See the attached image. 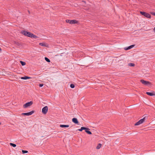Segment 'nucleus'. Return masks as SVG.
I'll return each instance as SVG.
<instances>
[{
	"mask_svg": "<svg viewBox=\"0 0 155 155\" xmlns=\"http://www.w3.org/2000/svg\"><path fill=\"white\" fill-rule=\"evenodd\" d=\"M134 46H135L134 45H131L127 47L124 48V49L125 50H128L129 49H131L132 48L134 47Z\"/></svg>",
	"mask_w": 155,
	"mask_h": 155,
	"instance_id": "1a4fd4ad",
	"label": "nucleus"
},
{
	"mask_svg": "<svg viewBox=\"0 0 155 155\" xmlns=\"http://www.w3.org/2000/svg\"><path fill=\"white\" fill-rule=\"evenodd\" d=\"M45 59L46 60V61L47 62H50V60L47 57H45Z\"/></svg>",
	"mask_w": 155,
	"mask_h": 155,
	"instance_id": "4be33fe9",
	"label": "nucleus"
},
{
	"mask_svg": "<svg viewBox=\"0 0 155 155\" xmlns=\"http://www.w3.org/2000/svg\"><path fill=\"white\" fill-rule=\"evenodd\" d=\"M72 121L75 124H78L79 123V122L78 120L76 118H73L72 119Z\"/></svg>",
	"mask_w": 155,
	"mask_h": 155,
	"instance_id": "9b49d317",
	"label": "nucleus"
},
{
	"mask_svg": "<svg viewBox=\"0 0 155 155\" xmlns=\"http://www.w3.org/2000/svg\"><path fill=\"white\" fill-rule=\"evenodd\" d=\"M48 107L47 106L44 107L42 110V112L43 114H45L48 112Z\"/></svg>",
	"mask_w": 155,
	"mask_h": 155,
	"instance_id": "0eeeda50",
	"label": "nucleus"
},
{
	"mask_svg": "<svg viewBox=\"0 0 155 155\" xmlns=\"http://www.w3.org/2000/svg\"><path fill=\"white\" fill-rule=\"evenodd\" d=\"M38 38V37L37 36H36L35 35H34L33 34H32V35L31 37V38Z\"/></svg>",
	"mask_w": 155,
	"mask_h": 155,
	"instance_id": "aec40b11",
	"label": "nucleus"
},
{
	"mask_svg": "<svg viewBox=\"0 0 155 155\" xmlns=\"http://www.w3.org/2000/svg\"><path fill=\"white\" fill-rule=\"evenodd\" d=\"M101 147V143H99L97 146L96 147V148L97 149H100Z\"/></svg>",
	"mask_w": 155,
	"mask_h": 155,
	"instance_id": "f3484780",
	"label": "nucleus"
},
{
	"mask_svg": "<svg viewBox=\"0 0 155 155\" xmlns=\"http://www.w3.org/2000/svg\"><path fill=\"white\" fill-rule=\"evenodd\" d=\"M20 62L21 64V65L22 66L25 65L26 64V63L25 62H24V61H20Z\"/></svg>",
	"mask_w": 155,
	"mask_h": 155,
	"instance_id": "a211bd4d",
	"label": "nucleus"
},
{
	"mask_svg": "<svg viewBox=\"0 0 155 155\" xmlns=\"http://www.w3.org/2000/svg\"><path fill=\"white\" fill-rule=\"evenodd\" d=\"M146 94L149 96H155V92L153 91L152 92H146Z\"/></svg>",
	"mask_w": 155,
	"mask_h": 155,
	"instance_id": "9d476101",
	"label": "nucleus"
},
{
	"mask_svg": "<svg viewBox=\"0 0 155 155\" xmlns=\"http://www.w3.org/2000/svg\"><path fill=\"white\" fill-rule=\"evenodd\" d=\"M22 152L24 154L27 153L28 152V151L27 150H22Z\"/></svg>",
	"mask_w": 155,
	"mask_h": 155,
	"instance_id": "5701e85b",
	"label": "nucleus"
},
{
	"mask_svg": "<svg viewBox=\"0 0 155 155\" xmlns=\"http://www.w3.org/2000/svg\"><path fill=\"white\" fill-rule=\"evenodd\" d=\"M154 30L155 31V27L154 28Z\"/></svg>",
	"mask_w": 155,
	"mask_h": 155,
	"instance_id": "cd10ccee",
	"label": "nucleus"
},
{
	"mask_svg": "<svg viewBox=\"0 0 155 155\" xmlns=\"http://www.w3.org/2000/svg\"><path fill=\"white\" fill-rule=\"evenodd\" d=\"M33 104V102L32 101H31L29 102H28L25 104L23 106V107L24 108H26L28 107L31 106Z\"/></svg>",
	"mask_w": 155,
	"mask_h": 155,
	"instance_id": "423d86ee",
	"label": "nucleus"
},
{
	"mask_svg": "<svg viewBox=\"0 0 155 155\" xmlns=\"http://www.w3.org/2000/svg\"><path fill=\"white\" fill-rule=\"evenodd\" d=\"M14 43L18 46H20L21 45V44L19 42L17 41H14Z\"/></svg>",
	"mask_w": 155,
	"mask_h": 155,
	"instance_id": "2eb2a0df",
	"label": "nucleus"
},
{
	"mask_svg": "<svg viewBox=\"0 0 155 155\" xmlns=\"http://www.w3.org/2000/svg\"><path fill=\"white\" fill-rule=\"evenodd\" d=\"M39 45L41 46H46V45L44 43H40L39 44Z\"/></svg>",
	"mask_w": 155,
	"mask_h": 155,
	"instance_id": "412c9836",
	"label": "nucleus"
},
{
	"mask_svg": "<svg viewBox=\"0 0 155 155\" xmlns=\"http://www.w3.org/2000/svg\"><path fill=\"white\" fill-rule=\"evenodd\" d=\"M70 87L72 88H73L75 86L73 84H70Z\"/></svg>",
	"mask_w": 155,
	"mask_h": 155,
	"instance_id": "393cba45",
	"label": "nucleus"
},
{
	"mask_svg": "<svg viewBox=\"0 0 155 155\" xmlns=\"http://www.w3.org/2000/svg\"><path fill=\"white\" fill-rule=\"evenodd\" d=\"M43 86V84H40L39 85V86L40 87H41Z\"/></svg>",
	"mask_w": 155,
	"mask_h": 155,
	"instance_id": "a878e982",
	"label": "nucleus"
},
{
	"mask_svg": "<svg viewBox=\"0 0 155 155\" xmlns=\"http://www.w3.org/2000/svg\"><path fill=\"white\" fill-rule=\"evenodd\" d=\"M21 33L23 35L25 36H28V37H30V38L32 36L33 34H32V33H31L30 32H28V31H22L21 32Z\"/></svg>",
	"mask_w": 155,
	"mask_h": 155,
	"instance_id": "f257e3e1",
	"label": "nucleus"
},
{
	"mask_svg": "<svg viewBox=\"0 0 155 155\" xmlns=\"http://www.w3.org/2000/svg\"><path fill=\"white\" fill-rule=\"evenodd\" d=\"M60 127H69V125H60Z\"/></svg>",
	"mask_w": 155,
	"mask_h": 155,
	"instance_id": "4468645a",
	"label": "nucleus"
},
{
	"mask_svg": "<svg viewBox=\"0 0 155 155\" xmlns=\"http://www.w3.org/2000/svg\"><path fill=\"white\" fill-rule=\"evenodd\" d=\"M151 14L155 16V12H152L151 13Z\"/></svg>",
	"mask_w": 155,
	"mask_h": 155,
	"instance_id": "bb28decb",
	"label": "nucleus"
},
{
	"mask_svg": "<svg viewBox=\"0 0 155 155\" xmlns=\"http://www.w3.org/2000/svg\"><path fill=\"white\" fill-rule=\"evenodd\" d=\"M129 66L134 67L135 65V64L134 63H130L129 64Z\"/></svg>",
	"mask_w": 155,
	"mask_h": 155,
	"instance_id": "b1692460",
	"label": "nucleus"
},
{
	"mask_svg": "<svg viewBox=\"0 0 155 155\" xmlns=\"http://www.w3.org/2000/svg\"><path fill=\"white\" fill-rule=\"evenodd\" d=\"M140 13L141 14L143 15H144V16L146 17L147 18H151V16L148 13L143 12H140Z\"/></svg>",
	"mask_w": 155,
	"mask_h": 155,
	"instance_id": "7ed1b4c3",
	"label": "nucleus"
},
{
	"mask_svg": "<svg viewBox=\"0 0 155 155\" xmlns=\"http://www.w3.org/2000/svg\"><path fill=\"white\" fill-rule=\"evenodd\" d=\"M86 130V129L85 127H81L80 129H79L78 130L79 131H82L83 130Z\"/></svg>",
	"mask_w": 155,
	"mask_h": 155,
	"instance_id": "dca6fc26",
	"label": "nucleus"
},
{
	"mask_svg": "<svg viewBox=\"0 0 155 155\" xmlns=\"http://www.w3.org/2000/svg\"><path fill=\"white\" fill-rule=\"evenodd\" d=\"M34 110H32L30 112L25 113H23L21 114V115H26V116H29L32 114L33 113L35 112Z\"/></svg>",
	"mask_w": 155,
	"mask_h": 155,
	"instance_id": "6e6552de",
	"label": "nucleus"
},
{
	"mask_svg": "<svg viewBox=\"0 0 155 155\" xmlns=\"http://www.w3.org/2000/svg\"><path fill=\"white\" fill-rule=\"evenodd\" d=\"M1 124V123H0V125Z\"/></svg>",
	"mask_w": 155,
	"mask_h": 155,
	"instance_id": "c85d7f7f",
	"label": "nucleus"
},
{
	"mask_svg": "<svg viewBox=\"0 0 155 155\" xmlns=\"http://www.w3.org/2000/svg\"><path fill=\"white\" fill-rule=\"evenodd\" d=\"M145 120V117H144L143 118L140 119L139 121H138L134 125L135 126H137L139 125L140 124L143 123Z\"/></svg>",
	"mask_w": 155,
	"mask_h": 155,
	"instance_id": "39448f33",
	"label": "nucleus"
},
{
	"mask_svg": "<svg viewBox=\"0 0 155 155\" xmlns=\"http://www.w3.org/2000/svg\"><path fill=\"white\" fill-rule=\"evenodd\" d=\"M140 82L143 84L146 85H150L151 84V83L150 82L147 81H145L143 79H141L140 80Z\"/></svg>",
	"mask_w": 155,
	"mask_h": 155,
	"instance_id": "20e7f679",
	"label": "nucleus"
},
{
	"mask_svg": "<svg viewBox=\"0 0 155 155\" xmlns=\"http://www.w3.org/2000/svg\"><path fill=\"white\" fill-rule=\"evenodd\" d=\"M21 78L23 80H27V79H29L31 78V77H28L27 76H25L24 77H21Z\"/></svg>",
	"mask_w": 155,
	"mask_h": 155,
	"instance_id": "ddd939ff",
	"label": "nucleus"
},
{
	"mask_svg": "<svg viewBox=\"0 0 155 155\" xmlns=\"http://www.w3.org/2000/svg\"><path fill=\"white\" fill-rule=\"evenodd\" d=\"M86 130H85V132H86L87 134H92V133L89 130H90V129L89 128L86 127Z\"/></svg>",
	"mask_w": 155,
	"mask_h": 155,
	"instance_id": "f8f14e48",
	"label": "nucleus"
},
{
	"mask_svg": "<svg viewBox=\"0 0 155 155\" xmlns=\"http://www.w3.org/2000/svg\"><path fill=\"white\" fill-rule=\"evenodd\" d=\"M10 145L11 146H12L13 147H15L16 146V145L14 143H10Z\"/></svg>",
	"mask_w": 155,
	"mask_h": 155,
	"instance_id": "6ab92c4d",
	"label": "nucleus"
},
{
	"mask_svg": "<svg viewBox=\"0 0 155 155\" xmlns=\"http://www.w3.org/2000/svg\"><path fill=\"white\" fill-rule=\"evenodd\" d=\"M66 22L71 24H77L78 22V21L76 20L67 19L66 20Z\"/></svg>",
	"mask_w": 155,
	"mask_h": 155,
	"instance_id": "f03ea898",
	"label": "nucleus"
}]
</instances>
